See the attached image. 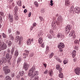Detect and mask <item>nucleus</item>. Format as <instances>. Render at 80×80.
I'll list each match as a JSON object with an SVG mask.
<instances>
[{
  "label": "nucleus",
  "mask_w": 80,
  "mask_h": 80,
  "mask_svg": "<svg viewBox=\"0 0 80 80\" xmlns=\"http://www.w3.org/2000/svg\"><path fill=\"white\" fill-rule=\"evenodd\" d=\"M35 66H33L30 70L28 73L29 77H31V78H33L35 75H36L34 77V80H38L39 77L37 76L38 72L37 71H35Z\"/></svg>",
  "instance_id": "obj_1"
},
{
  "label": "nucleus",
  "mask_w": 80,
  "mask_h": 80,
  "mask_svg": "<svg viewBox=\"0 0 80 80\" xmlns=\"http://www.w3.org/2000/svg\"><path fill=\"white\" fill-rule=\"evenodd\" d=\"M15 41L16 42H18L19 41V44L21 45L22 44V38L18 36H17L15 38Z\"/></svg>",
  "instance_id": "obj_2"
},
{
  "label": "nucleus",
  "mask_w": 80,
  "mask_h": 80,
  "mask_svg": "<svg viewBox=\"0 0 80 80\" xmlns=\"http://www.w3.org/2000/svg\"><path fill=\"white\" fill-rule=\"evenodd\" d=\"M3 71L4 72L5 74L7 75L10 73V70L8 68V66H5L3 67Z\"/></svg>",
  "instance_id": "obj_3"
},
{
  "label": "nucleus",
  "mask_w": 80,
  "mask_h": 80,
  "mask_svg": "<svg viewBox=\"0 0 80 80\" xmlns=\"http://www.w3.org/2000/svg\"><path fill=\"white\" fill-rule=\"evenodd\" d=\"M72 29V27L69 25H67L66 27L65 32L66 33H68L70 32V30Z\"/></svg>",
  "instance_id": "obj_4"
},
{
  "label": "nucleus",
  "mask_w": 80,
  "mask_h": 80,
  "mask_svg": "<svg viewBox=\"0 0 80 80\" xmlns=\"http://www.w3.org/2000/svg\"><path fill=\"white\" fill-rule=\"evenodd\" d=\"M6 57L7 59H8V62L9 64L10 65L11 63H10V60H11V58H12V55H10L8 53H7L6 55Z\"/></svg>",
  "instance_id": "obj_5"
},
{
  "label": "nucleus",
  "mask_w": 80,
  "mask_h": 80,
  "mask_svg": "<svg viewBox=\"0 0 80 80\" xmlns=\"http://www.w3.org/2000/svg\"><path fill=\"white\" fill-rule=\"evenodd\" d=\"M7 62V59L5 57H3L0 59V65H2V63H5Z\"/></svg>",
  "instance_id": "obj_6"
},
{
  "label": "nucleus",
  "mask_w": 80,
  "mask_h": 80,
  "mask_svg": "<svg viewBox=\"0 0 80 80\" xmlns=\"http://www.w3.org/2000/svg\"><path fill=\"white\" fill-rule=\"evenodd\" d=\"M25 53L23 54V58H26L28 56V55H29V53L30 52L29 51L27 50H26L24 51Z\"/></svg>",
  "instance_id": "obj_7"
},
{
  "label": "nucleus",
  "mask_w": 80,
  "mask_h": 80,
  "mask_svg": "<svg viewBox=\"0 0 80 80\" xmlns=\"http://www.w3.org/2000/svg\"><path fill=\"white\" fill-rule=\"evenodd\" d=\"M73 12L76 13H80V8L78 7H75L73 10Z\"/></svg>",
  "instance_id": "obj_8"
},
{
  "label": "nucleus",
  "mask_w": 80,
  "mask_h": 80,
  "mask_svg": "<svg viewBox=\"0 0 80 80\" xmlns=\"http://www.w3.org/2000/svg\"><path fill=\"white\" fill-rule=\"evenodd\" d=\"M58 47L60 49H62V48H63L65 47V45L63 43L60 42L58 45Z\"/></svg>",
  "instance_id": "obj_9"
},
{
  "label": "nucleus",
  "mask_w": 80,
  "mask_h": 80,
  "mask_svg": "<svg viewBox=\"0 0 80 80\" xmlns=\"http://www.w3.org/2000/svg\"><path fill=\"white\" fill-rule=\"evenodd\" d=\"M8 18L9 20V21H10V22H13V15H11L10 14H8Z\"/></svg>",
  "instance_id": "obj_10"
},
{
  "label": "nucleus",
  "mask_w": 80,
  "mask_h": 80,
  "mask_svg": "<svg viewBox=\"0 0 80 80\" xmlns=\"http://www.w3.org/2000/svg\"><path fill=\"white\" fill-rule=\"evenodd\" d=\"M29 68V65L27 63H24L23 66V69H24L25 70H27Z\"/></svg>",
  "instance_id": "obj_11"
},
{
  "label": "nucleus",
  "mask_w": 80,
  "mask_h": 80,
  "mask_svg": "<svg viewBox=\"0 0 80 80\" xmlns=\"http://www.w3.org/2000/svg\"><path fill=\"white\" fill-rule=\"evenodd\" d=\"M33 39L29 38L27 40V44L28 45H29L32 43H33Z\"/></svg>",
  "instance_id": "obj_12"
},
{
  "label": "nucleus",
  "mask_w": 80,
  "mask_h": 80,
  "mask_svg": "<svg viewBox=\"0 0 80 80\" xmlns=\"http://www.w3.org/2000/svg\"><path fill=\"white\" fill-rule=\"evenodd\" d=\"M75 73L78 75H79L80 73V68L77 67L75 69Z\"/></svg>",
  "instance_id": "obj_13"
},
{
  "label": "nucleus",
  "mask_w": 80,
  "mask_h": 80,
  "mask_svg": "<svg viewBox=\"0 0 80 80\" xmlns=\"http://www.w3.org/2000/svg\"><path fill=\"white\" fill-rule=\"evenodd\" d=\"M1 47L2 50H5L7 48V46L4 42H2V45Z\"/></svg>",
  "instance_id": "obj_14"
},
{
  "label": "nucleus",
  "mask_w": 80,
  "mask_h": 80,
  "mask_svg": "<svg viewBox=\"0 0 80 80\" xmlns=\"http://www.w3.org/2000/svg\"><path fill=\"white\" fill-rule=\"evenodd\" d=\"M57 36L58 38H60V40H62L64 38V35H62L61 33H58V34Z\"/></svg>",
  "instance_id": "obj_15"
},
{
  "label": "nucleus",
  "mask_w": 80,
  "mask_h": 80,
  "mask_svg": "<svg viewBox=\"0 0 80 80\" xmlns=\"http://www.w3.org/2000/svg\"><path fill=\"white\" fill-rule=\"evenodd\" d=\"M69 37H72L74 39L75 38V37H76L75 33L72 32L70 33L69 34Z\"/></svg>",
  "instance_id": "obj_16"
},
{
  "label": "nucleus",
  "mask_w": 80,
  "mask_h": 80,
  "mask_svg": "<svg viewBox=\"0 0 80 80\" xmlns=\"http://www.w3.org/2000/svg\"><path fill=\"white\" fill-rule=\"evenodd\" d=\"M70 0H65V5L67 7H69L70 4Z\"/></svg>",
  "instance_id": "obj_17"
},
{
  "label": "nucleus",
  "mask_w": 80,
  "mask_h": 80,
  "mask_svg": "<svg viewBox=\"0 0 80 80\" xmlns=\"http://www.w3.org/2000/svg\"><path fill=\"white\" fill-rule=\"evenodd\" d=\"M50 50L49 49V47L47 46H46V50L45 52V54H47L49 52Z\"/></svg>",
  "instance_id": "obj_18"
},
{
  "label": "nucleus",
  "mask_w": 80,
  "mask_h": 80,
  "mask_svg": "<svg viewBox=\"0 0 80 80\" xmlns=\"http://www.w3.org/2000/svg\"><path fill=\"white\" fill-rule=\"evenodd\" d=\"M72 56L73 58H74L76 56V51L75 50H74L72 51Z\"/></svg>",
  "instance_id": "obj_19"
},
{
  "label": "nucleus",
  "mask_w": 80,
  "mask_h": 80,
  "mask_svg": "<svg viewBox=\"0 0 80 80\" xmlns=\"http://www.w3.org/2000/svg\"><path fill=\"white\" fill-rule=\"evenodd\" d=\"M48 73L49 75L51 77L53 75V71L51 70H50L48 71Z\"/></svg>",
  "instance_id": "obj_20"
},
{
  "label": "nucleus",
  "mask_w": 80,
  "mask_h": 80,
  "mask_svg": "<svg viewBox=\"0 0 80 80\" xmlns=\"http://www.w3.org/2000/svg\"><path fill=\"white\" fill-rule=\"evenodd\" d=\"M6 43L8 47H10L12 45V42L10 41H7Z\"/></svg>",
  "instance_id": "obj_21"
},
{
  "label": "nucleus",
  "mask_w": 80,
  "mask_h": 80,
  "mask_svg": "<svg viewBox=\"0 0 80 80\" xmlns=\"http://www.w3.org/2000/svg\"><path fill=\"white\" fill-rule=\"evenodd\" d=\"M18 55V51L16 50L15 52L14 56L16 57H17Z\"/></svg>",
  "instance_id": "obj_22"
},
{
  "label": "nucleus",
  "mask_w": 80,
  "mask_h": 80,
  "mask_svg": "<svg viewBox=\"0 0 80 80\" xmlns=\"http://www.w3.org/2000/svg\"><path fill=\"white\" fill-rule=\"evenodd\" d=\"M74 43L76 45H79L80 44V42L78 40L76 39L74 41Z\"/></svg>",
  "instance_id": "obj_23"
},
{
  "label": "nucleus",
  "mask_w": 80,
  "mask_h": 80,
  "mask_svg": "<svg viewBox=\"0 0 80 80\" xmlns=\"http://www.w3.org/2000/svg\"><path fill=\"white\" fill-rule=\"evenodd\" d=\"M43 42V40L42 38H39L38 40V42L39 44H41Z\"/></svg>",
  "instance_id": "obj_24"
},
{
  "label": "nucleus",
  "mask_w": 80,
  "mask_h": 80,
  "mask_svg": "<svg viewBox=\"0 0 80 80\" xmlns=\"http://www.w3.org/2000/svg\"><path fill=\"white\" fill-rule=\"evenodd\" d=\"M59 77L61 78H63V74L62 72H61L59 74Z\"/></svg>",
  "instance_id": "obj_25"
},
{
  "label": "nucleus",
  "mask_w": 80,
  "mask_h": 80,
  "mask_svg": "<svg viewBox=\"0 0 80 80\" xmlns=\"http://www.w3.org/2000/svg\"><path fill=\"white\" fill-rule=\"evenodd\" d=\"M74 9V7L73 6H72L71 8H70L69 9V12L70 13H72V12H73V9Z\"/></svg>",
  "instance_id": "obj_26"
},
{
  "label": "nucleus",
  "mask_w": 80,
  "mask_h": 80,
  "mask_svg": "<svg viewBox=\"0 0 80 80\" xmlns=\"http://www.w3.org/2000/svg\"><path fill=\"white\" fill-rule=\"evenodd\" d=\"M17 3V5H18V6H19V7H21V6H22V2L21 1H18Z\"/></svg>",
  "instance_id": "obj_27"
},
{
  "label": "nucleus",
  "mask_w": 80,
  "mask_h": 80,
  "mask_svg": "<svg viewBox=\"0 0 80 80\" xmlns=\"http://www.w3.org/2000/svg\"><path fill=\"white\" fill-rule=\"evenodd\" d=\"M24 71H22L19 72V75L21 77H22L23 76V74H24Z\"/></svg>",
  "instance_id": "obj_28"
},
{
  "label": "nucleus",
  "mask_w": 80,
  "mask_h": 80,
  "mask_svg": "<svg viewBox=\"0 0 80 80\" xmlns=\"http://www.w3.org/2000/svg\"><path fill=\"white\" fill-rule=\"evenodd\" d=\"M51 25L52 27H55L56 26V22L55 21H53Z\"/></svg>",
  "instance_id": "obj_29"
},
{
  "label": "nucleus",
  "mask_w": 80,
  "mask_h": 80,
  "mask_svg": "<svg viewBox=\"0 0 80 80\" xmlns=\"http://www.w3.org/2000/svg\"><path fill=\"white\" fill-rule=\"evenodd\" d=\"M5 79L6 80H11L12 78H11L10 76H7L5 77Z\"/></svg>",
  "instance_id": "obj_30"
},
{
  "label": "nucleus",
  "mask_w": 80,
  "mask_h": 80,
  "mask_svg": "<svg viewBox=\"0 0 80 80\" xmlns=\"http://www.w3.org/2000/svg\"><path fill=\"white\" fill-rule=\"evenodd\" d=\"M58 21H62V20H63L62 18L60 16H58Z\"/></svg>",
  "instance_id": "obj_31"
},
{
  "label": "nucleus",
  "mask_w": 80,
  "mask_h": 80,
  "mask_svg": "<svg viewBox=\"0 0 80 80\" xmlns=\"http://www.w3.org/2000/svg\"><path fill=\"white\" fill-rule=\"evenodd\" d=\"M56 68L57 70H58L61 68L60 67V65L58 64L56 65Z\"/></svg>",
  "instance_id": "obj_32"
},
{
  "label": "nucleus",
  "mask_w": 80,
  "mask_h": 80,
  "mask_svg": "<svg viewBox=\"0 0 80 80\" xmlns=\"http://www.w3.org/2000/svg\"><path fill=\"white\" fill-rule=\"evenodd\" d=\"M55 59L56 60H57V61H58V62H59L60 63H61L62 62V60H61L60 59V58H55Z\"/></svg>",
  "instance_id": "obj_33"
},
{
  "label": "nucleus",
  "mask_w": 80,
  "mask_h": 80,
  "mask_svg": "<svg viewBox=\"0 0 80 80\" xmlns=\"http://www.w3.org/2000/svg\"><path fill=\"white\" fill-rule=\"evenodd\" d=\"M21 58H19L18 59V60L17 61V63L18 64H19L21 62Z\"/></svg>",
  "instance_id": "obj_34"
},
{
  "label": "nucleus",
  "mask_w": 80,
  "mask_h": 80,
  "mask_svg": "<svg viewBox=\"0 0 80 80\" xmlns=\"http://www.w3.org/2000/svg\"><path fill=\"white\" fill-rule=\"evenodd\" d=\"M9 38L11 39V40H13V39H14V38L13 37V36L12 34L9 35Z\"/></svg>",
  "instance_id": "obj_35"
},
{
  "label": "nucleus",
  "mask_w": 80,
  "mask_h": 80,
  "mask_svg": "<svg viewBox=\"0 0 80 80\" xmlns=\"http://www.w3.org/2000/svg\"><path fill=\"white\" fill-rule=\"evenodd\" d=\"M14 48H12L11 49V55H12L13 54V52H14Z\"/></svg>",
  "instance_id": "obj_36"
},
{
  "label": "nucleus",
  "mask_w": 80,
  "mask_h": 80,
  "mask_svg": "<svg viewBox=\"0 0 80 80\" xmlns=\"http://www.w3.org/2000/svg\"><path fill=\"white\" fill-rule=\"evenodd\" d=\"M53 55H54V53L53 52L51 53L50 54L49 58H51L52 57H53Z\"/></svg>",
  "instance_id": "obj_37"
},
{
  "label": "nucleus",
  "mask_w": 80,
  "mask_h": 80,
  "mask_svg": "<svg viewBox=\"0 0 80 80\" xmlns=\"http://www.w3.org/2000/svg\"><path fill=\"white\" fill-rule=\"evenodd\" d=\"M68 60H64L63 61V63L65 65V64L68 63Z\"/></svg>",
  "instance_id": "obj_38"
},
{
  "label": "nucleus",
  "mask_w": 80,
  "mask_h": 80,
  "mask_svg": "<svg viewBox=\"0 0 80 80\" xmlns=\"http://www.w3.org/2000/svg\"><path fill=\"white\" fill-rule=\"evenodd\" d=\"M2 37L3 38H7V35L5 34L4 33H2Z\"/></svg>",
  "instance_id": "obj_39"
},
{
  "label": "nucleus",
  "mask_w": 80,
  "mask_h": 80,
  "mask_svg": "<svg viewBox=\"0 0 80 80\" xmlns=\"http://www.w3.org/2000/svg\"><path fill=\"white\" fill-rule=\"evenodd\" d=\"M39 18L41 20L40 22H42V21H44V19L41 16H40L39 17Z\"/></svg>",
  "instance_id": "obj_40"
},
{
  "label": "nucleus",
  "mask_w": 80,
  "mask_h": 80,
  "mask_svg": "<svg viewBox=\"0 0 80 80\" xmlns=\"http://www.w3.org/2000/svg\"><path fill=\"white\" fill-rule=\"evenodd\" d=\"M15 20L16 21H17L18 20V16H17L15 15L14 16Z\"/></svg>",
  "instance_id": "obj_41"
},
{
  "label": "nucleus",
  "mask_w": 80,
  "mask_h": 80,
  "mask_svg": "<svg viewBox=\"0 0 80 80\" xmlns=\"http://www.w3.org/2000/svg\"><path fill=\"white\" fill-rule=\"evenodd\" d=\"M30 57H33V53L32 52H31L29 54Z\"/></svg>",
  "instance_id": "obj_42"
},
{
  "label": "nucleus",
  "mask_w": 80,
  "mask_h": 80,
  "mask_svg": "<svg viewBox=\"0 0 80 80\" xmlns=\"http://www.w3.org/2000/svg\"><path fill=\"white\" fill-rule=\"evenodd\" d=\"M50 5H51V6H53V3L52 0H51L50 1Z\"/></svg>",
  "instance_id": "obj_43"
},
{
  "label": "nucleus",
  "mask_w": 80,
  "mask_h": 80,
  "mask_svg": "<svg viewBox=\"0 0 80 80\" xmlns=\"http://www.w3.org/2000/svg\"><path fill=\"white\" fill-rule=\"evenodd\" d=\"M14 10H15V12H17V10H18V8L17 7H15L14 8Z\"/></svg>",
  "instance_id": "obj_44"
},
{
  "label": "nucleus",
  "mask_w": 80,
  "mask_h": 80,
  "mask_svg": "<svg viewBox=\"0 0 80 80\" xmlns=\"http://www.w3.org/2000/svg\"><path fill=\"white\" fill-rule=\"evenodd\" d=\"M48 70L47 69H46V70L44 72V74H47L48 73Z\"/></svg>",
  "instance_id": "obj_45"
},
{
  "label": "nucleus",
  "mask_w": 80,
  "mask_h": 80,
  "mask_svg": "<svg viewBox=\"0 0 80 80\" xmlns=\"http://www.w3.org/2000/svg\"><path fill=\"white\" fill-rule=\"evenodd\" d=\"M16 35H20V32L19 31H16Z\"/></svg>",
  "instance_id": "obj_46"
},
{
  "label": "nucleus",
  "mask_w": 80,
  "mask_h": 80,
  "mask_svg": "<svg viewBox=\"0 0 80 80\" xmlns=\"http://www.w3.org/2000/svg\"><path fill=\"white\" fill-rule=\"evenodd\" d=\"M12 32V29L11 28H9L8 29V32L9 33H10Z\"/></svg>",
  "instance_id": "obj_47"
},
{
  "label": "nucleus",
  "mask_w": 80,
  "mask_h": 80,
  "mask_svg": "<svg viewBox=\"0 0 80 80\" xmlns=\"http://www.w3.org/2000/svg\"><path fill=\"white\" fill-rule=\"evenodd\" d=\"M11 77L12 78L14 77H15V73L14 72L12 73Z\"/></svg>",
  "instance_id": "obj_48"
},
{
  "label": "nucleus",
  "mask_w": 80,
  "mask_h": 80,
  "mask_svg": "<svg viewBox=\"0 0 80 80\" xmlns=\"http://www.w3.org/2000/svg\"><path fill=\"white\" fill-rule=\"evenodd\" d=\"M47 37H48V38H49V39H51V38H52V36H51V35H47Z\"/></svg>",
  "instance_id": "obj_49"
},
{
  "label": "nucleus",
  "mask_w": 80,
  "mask_h": 80,
  "mask_svg": "<svg viewBox=\"0 0 80 80\" xmlns=\"http://www.w3.org/2000/svg\"><path fill=\"white\" fill-rule=\"evenodd\" d=\"M41 47L42 48H44L45 47V44H44V43H42L41 44Z\"/></svg>",
  "instance_id": "obj_50"
},
{
  "label": "nucleus",
  "mask_w": 80,
  "mask_h": 80,
  "mask_svg": "<svg viewBox=\"0 0 80 80\" xmlns=\"http://www.w3.org/2000/svg\"><path fill=\"white\" fill-rule=\"evenodd\" d=\"M16 78L18 80H20V76L19 75H17L16 76Z\"/></svg>",
  "instance_id": "obj_51"
},
{
  "label": "nucleus",
  "mask_w": 80,
  "mask_h": 80,
  "mask_svg": "<svg viewBox=\"0 0 80 80\" xmlns=\"http://www.w3.org/2000/svg\"><path fill=\"white\" fill-rule=\"evenodd\" d=\"M50 33H53V31L52 29H50Z\"/></svg>",
  "instance_id": "obj_52"
},
{
  "label": "nucleus",
  "mask_w": 80,
  "mask_h": 80,
  "mask_svg": "<svg viewBox=\"0 0 80 80\" xmlns=\"http://www.w3.org/2000/svg\"><path fill=\"white\" fill-rule=\"evenodd\" d=\"M59 70V72L60 73L61 72H62V68H61Z\"/></svg>",
  "instance_id": "obj_53"
},
{
  "label": "nucleus",
  "mask_w": 80,
  "mask_h": 80,
  "mask_svg": "<svg viewBox=\"0 0 80 80\" xmlns=\"http://www.w3.org/2000/svg\"><path fill=\"white\" fill-rule=\"evenodd\" d=\"M43 65L44 66V67L45 68H46L47 67V65L46 63H44L43 64Z\"/></svg>",
  "instance_id": "obj_54"
},
{
  "label": "nucleus",
  "mask_w": 80,
  "mask_h": 80,
  "mask_svg": "<svg viewBox=\"0 0 80 80\" xmlns=\"http://www.w3.org/2000/svg\"><path fill=\"white\" fill-rule=\"evenodd\" d=\"M3 13H4L3 12H0V14L2 16H3Z\"/></svg>",
  "instance_id": "obj_55"
},
{
  "label": "nucleus",
  "mask_w": 80,
  "mask_h": 80,
  "mask_svg": "<svg viewBox=\"0 0 80 80\" xmlns=\"http://www.w3.org/2000/svg\"><path fill=\"white\" fill-rule=\"evenodd\" d=\"M41 13H43L44 12V9H41Z\"/></svg>",
  "instance_id": "obj_56"
},
{
  "label": "nucleus",
  "mask_w": 80,
  "mask_h": 80,
  "mask_svg": "<svg viewBox=\"0 0 80 80\" xmlns=\"http://www.w3.org/2000/svg\"><path fill=\"white\" fill-rule=\"evenodd\" d=\"M2 44V41L0 40V47H1Z\"/></svg>",
  "instance_id": "obj_57"
},
{
  "label": "nucleus",
  "mask_w": 80,
  "mask_h": 80,
  "mask_svg": "<svg viewBox=\"0 0 80 80\" xmlns=\"http://www.w3.org/2000/svg\"><path fill=\"white\" fill-rule=\"evenodd\" d=\"M33 27H35L36 26V22H34V24H33Z\"/></svg>",
  "instance_id": "obj_58"
},
{
  "label": "nucleus",
  "mask_w": 80,
  "mask_h": 80,
  "mask_svg": "<svg viewBox=\"0 0 80 80\" xmlns=\"http://www.w3.org/2000/svg\"><path fill=\"white\" fill-rule=\"evenodd\" d=\"M75 49L77 50H78V47H75V48H74Z\"/></svg>",
  "instance_id": "obj_59"
},
{
  "label": "nucleus",
  "mask_w": 80,
  "mask_h": 80,
  "mask_svg": "<svg viewBox=\"0 0 80 80\" xmlns=\"http://www.w3.org/2000/svg\"><path fill=\"white\" fill-rule=\"evenodd\" d=\"M34 5L36 7H38V4H35Z\"/></svg>",
  "instance_id": "obj_60"
},
{
  "label": "nucleus",
  "mask_w": 80,
  "mask_h": 80,
  "mask_svg": "<svg viewBox=\"0 0 80 80\" xmlns=\"http://www.w3.org/2000/svg\"><path fill=\"white\" fill-rule=\"evenodd\" d=\"M74 62H75L77 60V59H76V58H74L73 59Z\"/></svg>",
  "instance_id": "obj_61"
},
{
  "label": "nucleus",
  "mask_w": 80,
  "mask_h": 80,
  "mask_svg": "<svg viewBox=\"0 0 80 80\" xmlns=\"http://www.w3.org/2000/svg\"><path fill=\"white\" fill-rule=\"evenodd\" d=\"M31 12H29L28 16V17H30V16H31Z\"/></svg>",
  "instance_id": "obj_62"
},
{
  "label": "nucleus",
  "mask_w": 80,
  "mask_h": 80,
  "mask_svg": "<svg viewBox=\"0 0 80 80\" xmlns=\"http://www.w3.org/2000/svg\"><path fill=\"white\" fill-rule=\"evenodd\" d=\"M0 20H1V22H2V17H0Z\"/></svg>",
  "instance_id": "obj_63"
},
{
  "label": "nucleus",
  "mask_w": 80,
  "mask_h": 80,
  "mask_svg": "<svg viewBox=\"0 0 80 80\" xmlns=\"http://www.w3.org/2000/svg\"><path fill=\"white\" fill-rule=\"evenodd\" d=\"M24 12L25 13L26 12H27V9H25L24 11Z\"/></svg>",
  "instance_id": "obj_64"
}]
</instances>
